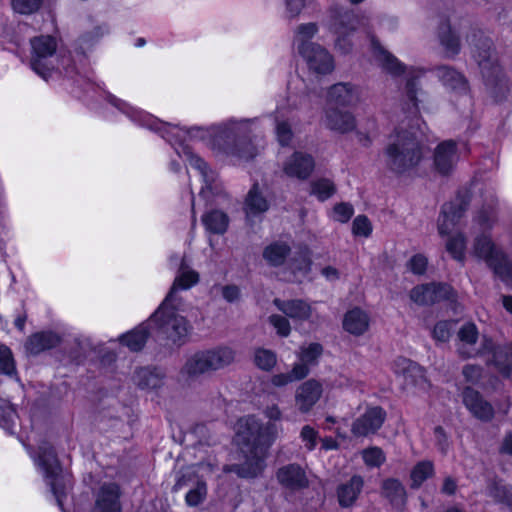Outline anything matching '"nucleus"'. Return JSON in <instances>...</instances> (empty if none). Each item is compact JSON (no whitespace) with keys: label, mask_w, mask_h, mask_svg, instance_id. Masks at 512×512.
<instances>
[{"label":"nucleus","mask_w":512,"mask_h":512,"mask_svg":"<svg viewBox=\"0 0 512 512\" xmlns=\"http://www.w3.org/2000/svg\"><path fill=\"white\" fill-rule=\"evenodd\" d=\"M238 426V435L247 446L246 461L225 470L243 478H254L264 470L267 452L277 439L281 426L275 422L264 424L254 416L242 418Z\"/></svg>","instance_id":"nucleus-1"},{"label":"nucleus","mask_w":512,"mask_h":512,"mask_svg":"<svg viewBox=\"0 0 512 512\" xmlns=\"http://www.w3.org/2000/svg\"><path fill=\"white\" fill-rule=\"evenodd\" d=\"M420 141L415 132L399 128L390 136L384 149L386 168L395 175H404L415 169L422 160Z\"/></svg>","instance_id":"nucleus-2"},{"label":"nucleus","mask_w":512,"mask_h":512,"mask_svg":"<svg viewBox=\"0 0 512 512\" xmlns=\"http://www.w3.org/2000/svg\"><path fill=\"white\" fill-rule=\"evenodd\" d=\"M253 120H229L215 127L213 147L224 154L239 160L248 161L257 154V148L252 143Z\"/></svg>","instance_id":"nucleus-3"},{"label":"nucleus","mask_w":512,"mask_h":512,"mask_svg":"<svg viewBox=\"0 0 512 512\" xmlns=\"http://www.w3.org/2000/svg\"><path fill=\"white\" fill-rule=\"evenodd\" d=\"M471 41L474 47L473 57L488 91L496 100H501L508 91V85L498 64L497 55L492 49L491 40L481 35L476 41L474 34Z\"/></svg>","instance_id":"nucleus-4"},{"label":"nucleus","mask_w":512,"mask_h":512,"mask_svg":"<svg viewBox=\"0 0 512 512\" xmlns=\"http://www.w3.org/2000/svg\"><path fill=\"white\" fill-rule=\"evenodd\" d=\"M235 358L236 352L234 349L228 346H219L192 355L186 361L181 373L188 377H197L204 373L223 369L231 365Z\"/></svg>","instance_id":"nucleus-5"},{"label":"nucleus","mask_w":512,"mask_h":512,"mask_svg":"<svg viewBox=\"0 0 512 512\" xmlns=\"http://www.w3.org/2000/svg\"><path fill=\"white\" fill-rule=\"evenodd\" d=\"M31 68L44 80H48L59 69L57 40L50 35H40L30 40Z\"/></svg>","instance_id":"nucleus-6"},{"label":"nucleus","mask_w":512,"mask_h":512,"mask_svg":"<svg viewBox=\"0 0 512 512\" xmlns=\"http://www.w3.org/2000/svg\"><path fill=\"white\" fill-rule=\"evenodd\" d=\"M150 321L156 324L160 333L174 345L180 346L185 342L188 335L187 321L176 312L173 302H167L165 299Z\"/></svg>","instance_id":"nucleus-7"},{"label":"nucleus","mask_w":512,"mask_h":512,"mask_svg":"<svg viewBox=\"0 0 512 512\" xmlns=\"http://www.w3.org/2000/svg\"><path fill=\"white\" fill-rule=\"evenodd\" d=\"M360 25V18L352 10L334 7L330 10L329 30L336 36L335 47L343 54L352 50L350 36Z\"/></svg>","instance_id":"nucleus-8"},{"label":"nucleus","mask_w":512,"mask_h":512,"mask_svg":"<svg viewBox=\"0 0 512 512\" xmlns=\"http://www.w3.org/2000/svg\"><path fill=\"white\" fill-rule=\"evenodd\" d=\"M473 249L477 257L483 259L503 282L512 287V264L488 235L481 234L478 236L475 239Z\"/></svg>","instance_id":"nucleus-9"},{"label":"nucleus","mask_w":512,"mask_h":512,"mask_svg":"<svg viewBox=\"0 0 512 512\" xmlns=\"http://www.w3.org/2000/svg\"><path fill=\"white\" fill-rule=\"evenodd\" d=\"M39 466L44 471L47 483L57 501L58 506L63 510V499L66 497V484L64 477L60 474L61 468L53 448L49 444L39 447Z\"/></svg>","instance_id":"nucleus-10"},{"label":"nucleus","mask_w":512,"mask_h":512,"mask_svg":"<svg viewBox=\"0 0 512 512\" xmlns=\"http://www.w3.org/2000/svg\"><path fill=\"white\" fill-rule=\"evenodd\" d=\"M488 352L487 365H492L503 376H512V342L496 344L492 339L483 337V350Z\"/></svg>","instance_id":"nucleus-11"},{"label":"nucleus","mask_w":512,"mask_h":512,"mask_svg":"<svg viewBox=\"0 0 512 512\" xmlns=\"http://www.w3.org/2000/svg\"><path fill=\"white\" fill-rule=\"evenodd\" d=\"M478 329L473 323H465L457 332L456 347L462 358L486 357L488 352L483 350V339L477 348Z\"/></svg>","instance_id":"nucleus-12"},{"label":"nucleus","mask_w":512,"mask_h":512,"mask_svg":"<svg viewBox=\"0 0 512 512\" xmlns=\"http://www.w3.org/2000/svg\"><path fill=\"white\" fill-rule=\"evenodd\" d=\"M394 372L402 377L405 386L426 390L429 386L424 369L410 359L399 357L393 364Z\"/></svg>","instance_id":"nucleus-13"},{"label":"nucleus","mask_w":512,"mask_h":512,"mask_svg":"<svg viewBox=\"0 0 512 512\" xmlns=\"http://www.w3.org/2000/svg\"><path fill=\"white\" fill-rule=\"evenodd\" d=\"M386 412L379 406L369 407L352 424L351 432L356 437H366L376 433L383 425Z\"/></svg>","instance_id":"nucleus-14"},{"label":"nucleus","mask_w":512,"mask_h":512,"mask_svg":"<svg viewBox=\"0 0 512 512\" xmlns=\"http://www.w3.org/2000/svg\"><path fill=\"white\" fill-rule=\"evenodd\" d=\"M298 53L305 60L309 70L316 75H326L334 69L332 55L319 44L312 45L310 48Z\"/></svg>","instance_id":"nucleus-15"},{"label":"nucleus","mask_w":512,"mask_h":512,"mask_svg":"<svg viewBox=\"0 0 512 512\" xmlns=\"http://www.w3.org/2000/svg\"><path fill=\"white\" fill-rule=\"evenodd\" d=\"M452 289L447 284H423L414 287L410 292V298L418 305H431L443 299H449Z\"/></svg>","instance_id":"nucleus-16"},{"label":"nucleus","mask_w":512,"mask_h":512,"mask_svg":"<svg viewBox=\"0 0 512 512\" xmlns=\"http://www.w3.org/2000/svg\"><path fill=\"white\" fill-rule=\"evenodd\" d=\"M322 384L315 379L302 383L296 390L295 403L301 413L309 412L322 396Z\"/></svg>","instance_id":"nucleus-17"},{"label":"nucleus","mask_w":512,"mask_h":512,"mask_svg":"<svg viewBox=\"0 0 512 512\" xmlns=\"http://www.w3.org/2000/svg\"><path fill=\"white\" fill-rule=\"evenodd\" d=\"M276 478L280 485L292 491L304 489L309 484L306 472L295 463L280 467Z\"/></svg>","instance_id":"nucleus-18"},{"label":"nucleus","mask_w":512,"mask_h":512,"mask_svg":"<svg viewBox=\"0 0 512 512\" xmlns=\"http://www.w3.org/2000/svg\"><path fill=\"white\" fill-rule=\"evenodd\" d=\"M314 166V159L311 155L303 152H294L285 162L283 170L289 177L305 180L313 172Z\"/></svg>","instance_id":"nucleus-19"},{"label":"nucleus","mask_w":512,"mask_h":512,"mask_svg":"<svg viewBox=\"0 0 512 512\" xmlns=\"http://www.w3.org/2000/svg\"><path fill=\"white\" fill-rule=\"evenodd\" d=\"M120 490L115 483L103 484L96 497L94 512H121Z\"/></svg>","instance_id":"nucleus-20"},{"label":"nucleus","mask_w":512,"mask_h":512,"mask_svg":"<svg viewBox=\"0 0 512 512\" xmlns=\"http://www.w3.org/2000/svg\"><path fill=\"white\" fill-rule=\"evenodd\" d=\"M458 161L456 143L447 140L440 143L434 153V165L437 171L443 175L449 174Z\"/></svg>","instance_id":"nucleus-21"},{"label":"nucleus","mask_w":512,"mask_h":512,"mask_svg":"<svg viewBox=\"0 0 512 512\" xmlns=\"http://www.w3.org/2000/svg\"><path fill=\"white\" fill-rule=\"evenodd\" d=\"M463 403L467 409L480 420H490L493 416L492 406L476 390L467 387L463 390Z\"/></svg>","instance_id":"nucleus-22"},{"label":"nucleus","mask_w":512,"mask_h":512,"mask_svg":"<svg viewBox=\"0 0 512 512\" xmlns=\"http://www.w3.org/2000/svg\"><path fill=\"white\" fill-rule=\"evenodd\" d=\"M463 403L467 409L480 420H490L493 416L492 406L476 390L467 387L463 390Z\"/></svg>","instance_id":"nucleus-23"},{"label":"nucleus","mask_w":512,"mask_h":512,"mask_svg":"<svg viewBox=\"0 0 512 512\" xmlns=\"http://www.w3.org/2000/svg\"><path fill=\"white\" fill-rule=\"evenodd\" d=\"M323 123L328 129L339 133L350 132L356 126L355 119L351 113L337 108H327L325 110Z\"/></svg>","instance_id":"nucleus-24"},{"label":"nucleus","mask_w":512,"mask_h":512,"mask_svg":"<svg viewBox=\"0 0 512 512\" xmlns=\"http://www.w3.org/2000/svg\"><path fill=\"white\" fill-rule=\"evenodd\" d=\"M462 204L446 203L442 207L441 214L438 219V232L441 236L449 235L460 218L464 214Z\"/></svg>","instance_id":"nucleus-25"},{"label":"nucleus","mask_w":512,"mask_h":512,"mask_svg":"<svg viewBox=\"0 0 512 512\" xmlns=\"http://www.w3.org/2000/svg\"><path fill=\"white\" fill-rule=\"evenodd\" d=\"M61 338L52 331H42L31 335L25 344L26 351L32 355H37L47 349L59 345Z\"/></svg>","instance_id":"nucleus-26"},{"label":"nucleus","mask_w":512,"mask_h":512,"mask_svg":"<svg viewBox=\"0 0 512 512\" xmlns=\"http://www.w3.org/2000/svg\"><path fill=\"white\" fill-rule=\"evenodd\" d=\"M364 485L363 478L355 475L349 481L339 485L337 489L338 501L341 507L352 506L360 495Z\"/></svg>","instance_id":"nucleus-27"},{"label":"nucleus","mask_w":512,"mask_h":512,"mask_svg":"<svg viewBox=\"0 0 512 512\" xmlns=\"http://www.w3.org/2000/svg\"><path fill=\"white\" fill-rule=\"evenodd\" d=\"M274 304L287 317L295 321H305L311 316V307L303 300L283 301L280 299H275Z\"/></svg>","instance_id":"nucleus-28"},{"label":"nucleus","mask_w":512,"mask_h":512,"mask_svg":"<svg viewBox=\"0 0 512 512\" xmlns=\"http://www.w3.org/2000/svg\"><path fill=\"white\" fill-rule=\"evenodd\" d=\"M369 322V316L365 311L354 308L345 314L343 328L352 335L360 336L368 330Z\"/></svg>","instance_id":"nucleus-29"},{"label":"nucleus","mask_w":512,"mask_h":512,"mask_svg":"<svg viewBox=\"0 0 512 512\" xmlns=\"http://www.w3.org/2000/svg\"><path fill=\"white\" fill-rule=\"evenodd\" d=\"M437 77L447 88L459 93L467 92V82L463 75L448 66H440L436 69Z\"/></svg>","instance_id":"nucleus-30"},{"label":"nucleus","mask_w":512,"mask_h":512,"mask_svg":"<svg viewBox=\"0 0 512 512\" xmlns=\"http://www.w3.org/2000/svg\"><path fill=\"white\" fill-rule=\"evenodd\" d=\"M199 281V275L196 271L189 269L184 260L181 262L178 275L174 280V283L170 289V292L166 296L167 302L174 301V294L178 289H188L195 285Z\"/></svg>","instance_id":"nucleus-31"},{"label":"nucleus","mask_w":512,"mask_h":512,"mask_svg":"<svg viewBox=\"0 0 512 512\" xmlns=\"http://www.w3.org/2000/svg\"><path fill=\"white\" fill-rule=\"evenodd\" d=\"M382 495L396 508H402L406 503V490L397 479L389 478L383 481Z\"/></svg>","instance_id":"nucleus-32"},{"label":"nucleus","mask_w":512,"mask_h":512,"mask_svg":"<svg viewBox=\"0 0 512 512\" xmlns=\"http://www.w3.org/2000/svg\"><path fill=\"white\" fill-rule=\"evenodd\" d=\"M269 208L267 199L259 190L258 184H254L245 200V212L247 217L256 216L266 212Z\"/></svg>","instance_id":"nucleus-33"},{"label":"nucleus","mask_w":512,"mask_h":512,"mask_svg":"<svg viewBox=\"0 0 512 512\" xmlns=\"http://www.w3.org/2000/svg\"><path fill=\"white\" fill-rule=\"evenodd\" d=\"M357 95L350 84L338 83L330 87L328 101L330 104L349 106L356 101Z\"/></svg>","instance_id":"nucleus-34"},{"label":"nucleus","mask_w":512,"mask_h":512,"mask_svg":"<svg viewBox=\"0 0 512 512\" xmlns=\"http://www.w3.org/2000/svg\"><path fill=\"white\" fill-rule=\"evenodd\" d=\"M134 383L141 389H157L163 384V374L158 370L139 368L133 376Z\"/></svg>","instance_id":"nucleus-35"},{"label":"nucleus","mask_w":512,"mask_h":512,"mask_svg":"<svg viewBox=\"0 0 512 512\" xmlns=\"http://www.w3.org/2000/svg\"><path fill=\"white\" fill-rule=\"evenodd\" d=\"M291 249L285 242H274L265 247L263 258L270 266H280L285 263Z\"/></svg>","instance_id":"nucleus-36"},{"label":"nucleus","mask_w":512,"mask_h":512,"mask_svg":"<svg viewBox=\"0 0 512 512\" xmlns=\"http://www.w3.org/2000/svg\"><path fill=\"white\" fill-rule=\"evenodd\" d=\"M202 222L210 233L222 235L228 228L229 218L220 210H212L203 215Z\"/></svg>","instance_id":"nucleus-37"},{"label":"nucleus","mask_w":512,"mask_h":512,"mask_svg":"<svg viewBox=\"0 0 512 512\" xmlns=\"http://www.w3.org/2000/svg\"><path fill=\"white\" fill-rule=\"evenodd\" d=\"M318 32V26L316 23H305L297 26L294 35V44L298 52L310 48L312 45L317 43L311 42L310 40Z\"/></svg>","instance_id":"nucleus-38"},{"label":"nucleus","mask_w":512,"mask_h":512,"mask_svg":"<svg viewBox=\"0 0 512 512\" xmlns=\"http://www.w3.org/2000/svg\"><path fill=\"white\" fill-rule=\"evenodd\" d=\"M149 336L148 327L145 324H141L131 332L122 335L120 341L123 345L127 346L131 351L137 352L141 350Z\"/></svg>","instance_id":"nucleus-39"},{"label":"nucleus","mask_w":512,"mask_h":512,"mask_svg":"<svg viewBox=\"0 0 512 512\" xmlns=\"http://www.w3.org/2000/svg\"><path fill=\"white\" fill-rule=\"evenodd\" d=\"M376 61L387 72L393 75H399L404 71L402 64L388 51L382 47L374 45Z\"/></svg>","instance_id":"nucleus-40"},{"label":"nucleus","mask_w":512,"mask_h":512,"mask_svg":"<svg viewBox=\"0 0 512 512\" xmlns=\"http://www.w3.org/2000/svg\"><path fill=\"white\" fill-rule=\"evenodd\" d=\"M309 374V368L304 364H295L288 373L276 374L272 377L271 382L276 387H282L289 383L304 379Z\"/></svg>","instance_id":"nucleus-41"},{"label":"nucleus","mask_w":512,"mask_h":512,"mask_svg":"<svg viewBox=\"0 0 512 512\" xmlns=\"http://www.w3.org/2000/svg\"><path fill=\"white\" fill-rule=\"evenodd\" d=\"M311 266V260L307 249H301L290 259V269L294 274L306 275Z\"/></svg>","instance_id":"nucleus-42"},{"label":"nucleus","mask_w":512,"mask_h":512,"mask_svg":"<svg viewBox=\"0 0 512 512\" xmlns=\"http://www.w3.org/2000/svg\"><path fill=\"white\" fill-rule=\"evenodd\" d=\"M434 467L430 461L419 462L411 472L412 487L418 488L426 479L431 477Z\"/></svg>","instance_id":"nucleus-43"},{"label":"nucleus","mask_w":512,"mask_h":512,"mask_svg":"<svg viewBox=\"0 0 512 512\" xmlns=\"http://www.w3.org/2000/svg\"><path fill=\"white\" fill-rule=\"evenodd\" d=\"M439 39L441 44L446 50L452 54H456L459 51V39L451 31L449 24L443 23L439 28Z\"/></svg>","instance_id":"nucleus-44"},{"label":"nucleus","mask_w":512,"mask_h":512,"mask_svg":"<svg viewBox=\"0 0 512 512\" xmlns=\"http://www.w3.org/2000/svg\"><path fill=\"white\" fill-rule=\"evenodd\" d=\"M106 33H108V28L104 25H98L92 28L90 31H86L79 38L80 48L84 51L92 47L96 42H98Z\"/></svg>","instance_id":"nucleus-45"},{"label":"nucleus","mask_w":512,"mask_h":512,"mask_svg":"<svg viewBox=\"0 0 512 512\" xmlns=\"http://www.w3.org/2000/svg\"><path fill=\"white\" fill-rule=\"evenodd\" d=\"M335 191V185L329 179H319L311 184V193L321 201L330 198Z\"/></svg>","instance_id":"nucleus-46"},{"label":"nucleus","mask_w":512,"mask_h":512,"mask_svg":"<svg viewBox=\"0 0 512 512\" xmlns=\"http://www.w3.org/2000/svg\"><path fill=\"white\" fill-rule=\"evenodd\" d=\"M489 493L496 501L507 505L512 510V487L497 482L489 488Z\"/></svg>","instance_id":"nucleus-47"},{"label":"nucleus","mask_w":512,"mask_h":512,"mask_svg":"<svg viewBox=\"0 0 512 512\" xmlns=\"http://www.w3.org/2000/svg\"><path fill=\"white\" fill-rule=\"evenodd\" d=\"M254 362L262 370H271L277 362L276 355L273 351L259 348L255 350Z\"/></svg>","instance_id":"nucleus-48"},{"label":"nucleus","mask_w":512,"mask_h":512,"mask_svg":"<svg viewBox=\"0 0 512 512\" xmlns=\"http://www.w3.org/2000/svg\"><path fill=\"white\" fill-rule=\"evenodd\" d=\"M447 251L458 261L464 260L465 238L462 234L450 237L446 243Z\"/></svg>","instance_id":"nucleus-49"},{"label":"nucleus","mask_w":512,"mask_h":512,"mask_svg":"<svg viewBox=\"0 0 512 512\" xmlns=\"http://www.w3.org/2000/svg\"><path fill=\"white\" fill-rule=\"evenodd\" d=\"M322 352L323 348L319 343H310L306 347L303 346L300 352L301 362L299 364H304L308 368V365L316 363Z\"/></svg>","instance_id":"nucleus-50"},{"label":"nucleus","mask_w":512,"mask_h":512,"mask_svg":"<svg viewBox=\"0 0 512 512\" xmlns=\"http://www.w3.org/2000/svg\"><path fill=\"white\" fill-rule=\"evenodd\" d=\"M43 0H12V8L15 12L30 15L39 10Z\"/></svg>","instance_id":"nucleus-51"},{"label":"nucleus","mask_w":512,"mask_h":512,"mask_svg":"<svg viewBox=\"0 0 512 512\" xmlns=\"http://www.w3.org/2000/svg\"><path fill=\"white\" fill-rule=\"evenodd\" d=\"M365 464L369 467H379L385 462V454L379 447L367 448L362 452Z\"/></svg>","instance_id":"nucleus-52"},{"label":"nucleus","mask_w":512,"mask_h":512,"mask_svg":"<svg viewBox=\"0 0 512 512\" xmlns=\"http://www.w3.org/2000/svg\"><path fill=\"white\" fill-rule=\"evenodd\" d=\"M454 326V321L438 322L433 329V338L440 342L448 341L451 337Z\"/></svg>","instance_id":"nucleus-53"},{"label":"nucleus","mask_w":512,"mask_h":512,"mask_svg":"<svg viewBox=\"0 0 512 512\" xmlns=\"http://www.w3.org/2000/svg\"><path fill=\"white\" fill-rule=\"evenodd\" d=\"M14 372L15 366L10 349L0 346V373L12 375Z\"/></svg>","instance_id":"nucleus-54"},{"label":"nucleus","mask_w":512,"mask_h":512,"mask_svg":"<svg viewBox=\"0 0 512 512\" xmlns=\"http://www.w3.org/2000/svg\"><path fill=\"white\" fill-rule=\"evenodd\" d=\"M206 494H207L206 484L202 481H199L197 483L196 488L190 490L187 493L186 498H185L186 503L192 507L197 506L204 500V498L206 497Z\"/></svg>","instance_id":"nucleus-55"},{"label":"nucleus","mask_w":512,"mask_h":512,"mask_svg":"<svg viewBox=\"0 0 512 512\" xmlns=\"http://www.w3.org/2000/svg\"><path fill=\"white\" fill-rule=\"evenodd\" d=\"M300 438L307 450L312 451L317 445L318 432L311 426L305 425L300 432Z\"/></svg>","instance_id":"nucleus-56"},{"label":"nucleus","mask_w":512,"mask_h":512,"mask_svg":"<svg viewBox=\"0 0 512 512\" xmlns=\"http://www.w3.org/2000/svg\"><path fill=\"white\" fill-rule=\"evenodd\" d=\"M192 434L198 438L197 444L200 446H210L216 443V440L212 437L209 429L204 424H196L192 429Z\"/></svg>","instance_id":"nucleus-57"},{"label":"nucleus","mask_w":512,"mask_h":512,"mask_svg":"<svg viewBox=\"0 0 512 512\" xmlns=\"http://www.w3.org/2000/svg\"><path fill=\"white\" fill-rule=\"evenodd\" d=\"M352 231L357 236L368 237L372 232L369 219L364 215L357 216L353 221Z\"/></svg>","instance_id":"nucleus-58"},{"label":"nucleus","mask_w":512,"mask_h":512,"mask_svg":"<svg viewBox=\"0 0 512 512\" xmlns=\"http://www.w3.org/2000/svg\"><path fill=\"white\" fill-rule=\"evenodd\" d=\"M354 209L352 205L348 203H340L334 206L333 209V217L336 221L345 223L347 222L353 215Z\"/></svg>","instance_id":"nucleus-59"},{"label":"nucleus","mask_w":512,"mask_h":512,"mask_svg":"<svg viewBox=\"0 0 512 512\" xmlns=\"http://www.w3.org/2000/svg\"><path fill=\"white\" fill-rule=\"evenodd\" d=\"M462 374L468 383H477L483 374V368L480 365L468 364L463 367Z\"/></svg>","instance_id":"nucleus-60"},{"label":"nucleus","mask_w":512,"mask_h":512,"mask_svg":"<svg viewBox=\"0 0 512 512\" xmlns=\"http://www.w3.org/2000/svg\"><path fill=\"white\" fill-rule=\"evenodd\" d=\"M418 92H420L418 78L414 77L409 79L406 83V95L410 102L412 103V107L415 110V112L418 110Z\"/></svg>","instance_id":"nucleus-61"},{"label":"nucleus","mask_w":512,"mask_h":512,"mask_svg":"<svg viewBox=\"0 0 512 512\" xmlns=\"http://www.w3.org/2000/svg\"><path fill=\"white\" fill-rule=\"evenodd\" d=\"M269 322L273 325V327L277 330V333L283 337H286L290 333V324L289 321L280 315H271L269 317Z\"/></svg>","instance_id":"nucleus-62"},{"label":"nucleus","mask_w":512,"mask_h":512,"mask_svg":"<svg viewBox=\"0 0 512 512\" xmlns=\"http://www.w3.org/2000/svg\"><path fill=\"white\" fill-rule=\"evenodd\" d=\"M189 161L191 166L195 167L197 170L200 171L207 185V188L211 189L210 182L213 181L214 178L213 175H209L206 163L198 156H191Z\"/></svg>","instance_id":"nucleus-63"},{"label":"nucleus","mask_w":512,"mask_h":512,"mask_svg":"<svg viewBox=\"0 0 512 512\" xmlns=\"http://www.w3.org/2000/svg\"><path fill=\"white\" fill-rule=\"evenodd\" d=\"M277 139L281 145L289 144L292 138L290 126L285 122H278L276 125Z\"/></svg>","instance_id":"nucleus-64"}]
</instances>
